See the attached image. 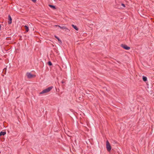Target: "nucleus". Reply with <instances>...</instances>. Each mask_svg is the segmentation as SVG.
Segmentation results:
<instances>
[{
  "instance_id": "obj_1",
  "label": "nucleus",
  "mask_w": 154,
  "mask_h": 154,
  "mask_svg": "<svg viewBox=\"0 0 154 154\" xmlns=\"http://www.w3.org/2000/svg\"><path fill=\"white\" fill-rule=\"evenodd\" d=\"M53 87L52 86H51L48 87L47 88H46L43 90L42 92L39 93L40 94H43L45 93L49 92L51 91V90L53 88Z\"/></svg>"
},
{
  "instance_id": "obj_2",
  "label": "nucleus",
  "mask_w": 154,
  "mask_h": 154,
  "mask_svg": "<svg viewBox=\"0 0 154 154\" xmlns=\"http://www.w3.org/2000/svg\"><path fill=\"white\" fill-rule=\"evenodd\" d=\"M106 147L107 151H110L111 149V148L110 145L108 140H107L106 141Z\"/></svg>"
},
{
  "instance_id": "obj_3",
  "label": "nucleus",
  "mask_w": 154,
  "mask_h": 154,
  "mask_svg": "<svg viewBox=\"0 0 154 154\" xmlns=\"http://www.w3.org/2000/svg\"><path fill=\"white\" fill-rule=\"evenodd\" d=\"M121 46L123 48L127 50H129L130 48V47L125 45H122Z\"/></svg>"
},
{
  "instance_id": "obj_4",
  "label": "nucleus",
  "mask_w": 154,
  "mask_h": 154,
  "mask_svg": "<svg viewBox=\"0 0 154 154\" xmlns=\"http://www.w3.org/2000/svg\"><path fill=\"white\" fill-rule=\"evenodd\" d=\"M26 75L28 78H31L34 76V75H32L31 73L27 72L26 73Z\"/></svg>"
},
{
  "instance_id": "obj_5",
  "label": "nucleus",
  "mask_w": 154,
  "mask_h": 154,
  "mask_svg": "<svg viewBox=\"0 0 154 154\" xmlns=\"http://www.w3.org/2000/svg\"><path fill=\"white\" fill-rule=\"evenodd\" d=\"M8 24H10L12 23V18L10 15L8 16Z\"/></svg>"
},
{
  "instance_id": "obj_6",
  "label": "nucleus",
  "mask_w": 154,
  "mask_h": 154,
  "mask_svg": "<svg viewBox=\"0 0 154 154\" xmlns=\"http://www.w3.org/2000/svg\"><path fill=\"white\" fill-rule=\"evenodd\" d=\"M60 29L64 30L65 31H66V30H68L69 31L70 30L67 28H66V26H61Z\"/></svg>"
},
{
  "instance_id": "obj_7",
  "label": "nucleus",
  "mask_w": 154,
  "mask_h": 154,
  "mask_svg": "<svg viewBox=\"0 0 154 154\" xmlns=\"http://www.w3.org/2000/svg\"><path fill=\"white\" fill-rule=\"evenodd\" d=\"M6 134V132H5L1 131L0 132V136L2 135H4Z\"/></svg>"
},
{
  "instance_id": "obj_8",
  "label": "nucleus",
  "mask_w": 154,
  "mask_h": 154,
  "mask_svg": "<svg viewBox=\"0 0 154 154\" xmlns=\"http://www.w3.org/2000/svg\"><path fill=\"white\" fill-rule=\"evenodd\" d=\"M72 26L76 30H78V28L76 26L74 25L73 24H72Z\"/></svg>"
},
{
  "instance_id": "obj_9",
  "label": "nucleus",
  "mask_w": 154,
  "mask_h": 154,
  "mask_svg": "<svg viewBox=\"0 0 154 154\" xmlns=\"http://www.w3.org/2000/svg\"><path fill=\"white\" fill-rule=\"evenodd\" d=\"M24 27L25 28V29H26V32H28L29 30L28 27L26 26H24Z\"/></svg>"
},
{
  "instance_id": "obj_10",
  "label": "nucleus",
  "mask_w": 154,
  "mask_h": 154,
  "mask_svg": "<svg viewBox=\"0 0 154 154\" xmlns=\"http://www.w3.org/2000/svg\"><path fill=\"white\" fill-rule=\"evenodd\" d=\"M143 81L146 82L147 80V78L146 77L143 76Z\"/></svg>"
},
{
  "instance_id": "obj_11",
  "label": "nucleus",
  "mask_w": 154,
  "mask_h": 154,
  "mask_svg": "<svg viewBox=\"0 0 154 154\" xmlns=\"http://www.w3.org/2000/svg\"><path fill=\"white\" fill-rule=\"evenodd\" d=\"M54 37H55V38H56L57 40H58V41L59 42H60V43L61 42V41L60 40V38L58 37H57V36L56 35H55L54 36Z\"/></svg>"
},
{
  "instance_id": "obj_12",
  "label": "nucleus",
  "mask_w": 154,
  "mask_h": 154,
  "mask_svg": "<svg viewBox=\"0 0 154 154\" xmlns=\"http://www.w3.org/2000/svg\"><path fill=\"white\" fill-rule=\"evenodd\" d=\"M49 6L51 8H52L53 9H56L54 5H49Z\"/></svg>"
},
{
  "instance_id": "obj_13",
  "label": "nucleus",
  "mask_w": 154,
  "mask_h": 154,
  "mask_svg": "<svg viewBox=\"0 0 154 154\" xmlns=\"http://www.w3.org/2000/svg\"><path fill=\"white\" fill-rule=\"evenodd\" d=\"M48 64L49 66H51L52 65V63L51 61H49L48 62Z\"/></svg>"
},
{
  "instance_id": "obj_14",
  "label": "nucleus",
  "mask_w": 154,
  "mask_h": 154,
  "mask_svg": "<svg viewBox=\"0 0 154 154\" xmlns=\"http://www.w3.org/2000/svg\"><path fill=\"white\" fill-rule=\"evenodd\" d=\"M121 5L124 7H125V5L124 4H122Z\"/></svg>"
},
{
  "instance_id": "obj_15",
  "label": "nucleus",
  "mask_w": 154,
  "mask_h": 154,
  "mask_svg": "<svg viewBox=\"0 0 154 154\" xmlns=\"http://www.w3.org/2000/svg\"><path fill=\"white\" fill-rule=\"evenodd\" d=\"M32 1L34 2H35L36 1V0H32Z\"/></svg>"
},
{
  "instance_id": "obj_16",
  "label": "nucleus",
  "mask_w": 154,
  "mask_h": 154,
  "mask_svg": "<svg viewBox=\"0 0 154 154\" xmlns=\"http://www.w3.org/2000/svg\"><path fill=\"white\" fill-rule=\"evenodd\" d=\"M57 26L59 27H60V28H61V26H60L59 25H58Z\"/></svg>"
},
{
  "instance_id": "obj_17",
  "label": "nucleus",
  "mask_w": 154,
  "mask_h": 154,
  "mask_svg": "<svg viewBox=\"0 0 154 154\" xmlns=\"http://www.w3.org/2000/svg\"><path fill=\"white\" fill-rule=\"evenodd\" d=\"M57 26L59 27H60V28H61V26H60L59 25H58Z\"/></svg>"
},
{
  "instance_id": "obj_18",
  "label": "nucleus",
  "mask_w": 154,
  "mask_h": 154,
  "mask_svg": "<svg viewBox=\"0 0 154 154\" xmlns=\"http://www.w3.org/2000/svg\"><path fill=\"white\" fill-rule=\"evenodd\" d=\"M58 26V25H55L54 26Z\"/></svg>"
},
{
  "instance_id": "obj_19",
  "label": "nucleus",
  "mask_w": 154,
  "mask_h": 154,
  "mask_svg": "<svg viewBox=\"0 0 154 154\" xmlns=\"http://www.w3.org/2000/svg\"><path fill=\"white\" fill-rule=\"evenodd\" d=\"M61 82L62 83H64V82L63 81H62Z\"/></svg>"
}]
</instances>
